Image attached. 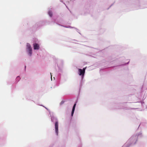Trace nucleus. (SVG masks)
I'll list each match as a JSON object with an SVG mask.
<instances>
[{
  "mask_svg": "<svg viewBox=\"0 0 147 147\" xmlns=\"http://www.w3.org/2000/svg\"><path fill=\"white\" fill-rule=\"evenodd\" d=\"M86 68H84L82 69H78L79 74L80 76H82L83 77L85 73Z\"/></svg>",
  "mask_w": 147,
  "mask_h": 147,
  "instance_id": "f257e3e1",
  "label": "nucleus"
},
{
  "mask_svg": "<svg viewBox=\"0 0 147 147\" xmlns=\"http://www.w3.org/2000/svg\"><path fill=\"white\" fill-rule=\"evenodd\" d=\"M55 132L57 135H58V121H56L55 124Z\"/></svg>",
  "mask_w": 147,
  "mask_h": 147,
  "instance_id": "f03ea898",
  "label": "nucleus"
},
{
  "mask_svg": "<svg viewBox=\"0 0 147 147\" xmlns=\"http://www.w3.org/2000/svg\"><path fill=\"white\" fill-rule=\"evenodd\" d=\"M34 49V50H38L39 49V45L37 43H34L33 44Z\"/></svg>",
  "mask_w": 147,
  "mask_h": 147,
  "instance_id": "7ed1b4c3",
  "label": "nucleus"
},
{
  "mask_svg": "<svg viewBox=\"0 0 147 147\" xmlns=\"http://www.w3.org/2000/svg\"><path fill=\"white\" fill-rule=\"evenodd\" d=\"M76 103H75L74 104V106L73 107L72 109V112H71V116H73V114H74V111H75V107H76Z\"/></svg>",
  "mask_w": 147,
  "mask_h": 147,
  "instance_id": "20e7f679",
  "label": "nucleus"
},
{
  "mask_svg": "<svg viewBox=\"0 0 147 147\" xmlns=\"http://www.w3.org/2000/svg\"><path fill=\"white\" fill-rule=\"evenodd\" d=\"M27 48L28 50L32 49L29 43L27 44Z\"/></svg>",
  "mask_w": 147,
  "mask_h": 147,
  "instance_id": "39448f33",
  "label": "nucleus"
},
{
  "mask_svg": "<svg viewBox=\"0 0 147 147\" xmlns=\"http://www.w3.org/2000/svg\"><path fill=\"white\" fill-rule=\"evenodd\" d=\"M48 14L49 15V16L50 17H52V12L51 11H49L48 12Z\"/></svg>",
  "mask_w": 147,
  "mask_h": 147,
  "instance_id": "423d86ee",
  "label": "nucleus"
},
{
  "mask_svg": "<svg viewBox=\"0 0 147 147\" xmlns=\"http://www.w3.org/2000/svg\"><path fill=\"white\" fill-rule=\"evenodd\" d=\"M28 53L31 55L32 53V49L28 50Z\"/></svg>",
  "mask_w": 147,
  "mask_h": 147,
  "instance_id": "0eeeda50",
  "label": "nucleus"
},
{
  "mask_svg": "<svg viewBox=\"0 0 147 147\" xmlns=\"http://www.w3.org/2000/svg\"><path fill=\"white\" fill-rule=\"evenodd\" d=\"M50 74H51V76H51V73H50Z\"/></svg>",
  "mask_w": 147,
  "mask_h": 147,
  "instance_id": "6e6552de",
  "label": "nucleus"
},
{
  "mask_svg": "<svg viewBox=\"0 0 147 147\" xmlns=\"http://www.w3.org/2000/svg\"><path fill=\"white\" fill-rule=\"evenodd\" d=\"M26 68V66H25V68Z\"/></svg>",
  "mask_w": 147,
  "mask_h": 147,
  "instance_id": "1a4fd4ad",
  "label": "nucleus"
}]
</instances>
